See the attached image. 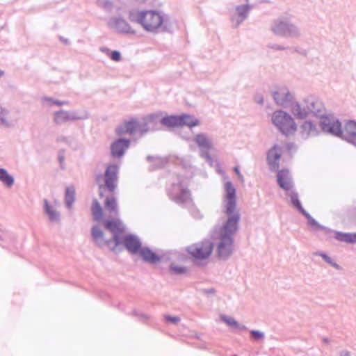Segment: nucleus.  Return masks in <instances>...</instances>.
Returning <instances> with one entry per match:
<instances>
[{
	"instance_id": "7ed1b4c3",
	"label": "nucleus",
	"mask_w": 356,
	"mask_h": 356,
	"mask_svg": "<svg viewBox=\"0 0 356 356\" xmlns=\"http://www.w3.org/2000/svg\"><path fill=\"white\" fill-rule=\"evenodd\" d=\"M272 121L274 125L285 135L292 134L296 131V124L293 119L286 112L282 111L274 112Z\"/></svg>"
},
{
	"instance_id": "1a4fd4ad",
	"label": "nucleus",
	"mask_w": 356,
	"mask_h": 356,
	"mask_svg": "<svg viewBox=\"0 0 356 356\" xmlns=\"http://www.w3.org/2000/svg\"><path fill=\"white\" fill-rule=\"evenodd\" d=\"M282 150L281 148L277 146H273L268 152L267 159L270 168L273 170H275L279 168V161L281 158Z\"/></svg>"
},
{
	"instance_id": "cd10ccee",
	"label": "nucleus",
	"mask_w": 356,
	"mask_h": 356,
	"mask_svg": "<svg viewBox=\"0 0 356 356\" xmlns=\"http://www.w3.org/2000/svg\"><path fill=\"white\" fill-rule=\"evenodd\" d=\"M222 319L225 322L227 323V324L234 328H238L239 325L238 323L232 317H227L224 316L222 317Z\"/></svg>"
},
{
	"instance_id": "f704fd0d",
	"label": "nucleus",
	"mask_w": 356,
	"mask_h": 356,
	"mask_svg": "<svg viewBox=\"0 0 356 356\" xmlns=\"http://www.w3.org/2000/svg\"><path fill=\"white\" fill-rule=\"evenodd\" d=\"M321 255L327 263L332 264L333 266H334L336 268H338V265L336 264L335 263H333L329 257H327V255H325L324 254H321Z\"/></svg>"
},
{
	"instance_id": "4c0bfd02",
	"label": "nucleus",
	"mask_w": 356,
	"mask_h": 356,
	"mask_svg": "<svg viewBox=\"0 0 356 356\" xmlns=\"http://www.w3.org/2000/svg\"><path fill=\"white\" fill-rule=\"evenodd\" d=\"M3 74V72L1 70H0V76H1Z\"/></svg>"
},
{
	"instance_id": "9b49d317",
	"label": "nucleus",
	"mask_w": 356,
	"mask_h": 356,
	"mask_svg": "<svg viewBox=\"0 0 356 356\" xmlns=\"http://www.w3.org/2000/svg\"><path fill=\"white\" fill-rule=\"evenodd\" d=\"M112 27L117 31L124 33H134L135 29L122 19H115L111 22Z\"/></svg>"
},
{
	"instance_id": "dca6fc26",
	"label": "nucleus",
	"mask_w": 356,
	"mask_h": 356,
	"mask_svg": "<svg viewBox=\"0 0 356 356\" xmlns=\"http://www.w3.org/2000/svg\"><path fill=\"white\" fill-rule=\"evenodd\" d=\"M183 118L180 116L172 115L163 118L161 120L162 124L168 127H181V120Z\"/></svg>"
},
{
	"instance_id": "6e6552de",
	"label": "nucleus",
	"mask_w": 356,
	"mask_h": 356,
	"mask_svg": "<svg viewBox=\"0 0 356 356\" xmlns=\"http://www.w3.org/2000/svg\"><path fill=\"white\" fill-rule=\"evenodd\" d=\"M104 226L113 233V241H115V249L120 243V235L124 232V228L118 220H107L104 222Z\"/></svg>"
},
{
	"instance_id": "20e7f679",
	"label": "nucleus",
	"mask_w": 356,
	"mask_h": 356,
	"mask_svg": "<svg viewBox=\"0 0 356 356\" xmlns=\"http://www.w3.org/2000/svg\"><path fill=\"white\" fill-rule=\"evenodd\" d=\"M213 248L212 242L205 240L190 245L188 251L197 259H205L211 254Z\"/></svg>"
},
{
	"instance_id": "2eb2a0df",
	"label": "nucleus",
	"mask_w": 356,
	"mask_h": 356,
	"mask_svg": "<svg viewBox=\"0 0 356 356\" xmlns=\"http://www.w3.org/2000/svg\"><path fill=\"white\" fill-rule=\"evenodd\" d=\"M123 242L126 248L131 253H136L140 250V243L139 241L132 236H124Z\"/></svg>"
},
{
	"instance_id": "a211bd4d",
	"label": "nucleus",
	"mask_w": 356,
	"mask_h": 356,
	"mask_svg": "<svg viewBox=\"0 0 356 356\" xmlns=\"http://www.w3.org/2000/svg\"><path fill=\"white\" fill-rule=\"evenodd\" d=\"M92 236L95 241L99 245L109 243V241L105 238L104 233L97 227H93L92 229Z\"/></svg>"
},
{
	"instance_id": "393cba45",
	"label": "nucleus",
	"mask_w": 356,
	"mask_h": 356,
	"mask_svg": "<svg viewBox=\"0 0 356 356\" xmlns=\"http://www.w3.org/2000/svg\"><path fill=\"white\" fill-rule=\"evenodd\" d=\"M68 120H70V116L65 111H59L55 113L54 121L57 124H60Z\"/></svg>"
},
{
	"instance_id": "aec40b11",
	"label": "nucleus",
	"mask_w": 356,
	"mask_h": 356,
	"mask_svg": "<svg viewBox=\"0 0 356 356\" xmlns=\"http://www.w3.org/2000/svg\"><path fill=\"white\" fill-rule=\"evenodd\" d=\"M0 181L8 187L14 183L13 177L3 168H0Z\"/></svg>"
},
{
	"instance_id": "c9c22d12",
	"label": "nucleus",
	"mask_w": 356,
	"mask_h": 356,
	"mask_svg": "<svg viewBox=\"0 0 356 356\" xmlns=\"http://www.w3.org/2000/svg\"><path fill=\"white\" fill-rule=\"evenodd\" d=\"M234 172H236V174L237 175L238 177L243 181V176L241 174L240 171H239V169H238V166H236L234 168Z\"/></svg>"
},
{
	"instance_id": "c85d7f7f",
	"label": "nucleus",
	"mask_w": 356,
	"mask_h": 356,
	"mask_svg": "<svg viewBox=\"0 0 356 356\" xmlns=\"http://www.w3.org/2000/svg\"><path fill=\"white\" fill-rule=\"evenodd\" d=\"M108 56L113 61L118 62L121 60V54L118 51H111Z\"/></svg>"
},
{
	"instance_id": "ddd939ff",
	"label": "nucleus",
	"mask_w": 356,
	"mask_h": 356,
	"mask_svg": "<svg viewBox=\"0 0 356 356\" xmlns=\"http://www.w3.org/2000/svg\"><path fill=\"white\" fill-rule=\"evenodd\" d=\"M277 181L280 186L285 191H289L292 188L289 172L286 170H282L278 172Z\"/></svg>"
},
{
	"instance_id": "f257e3e1",
	"label": "nucleus",
	"mask_w": 356,
	"mask_h": 356,
	"mask_svg": "<svg viewBox=\"0 0 356 356\" xmlns=\"http://www.w3.org/2000/svg\"><path fill=\"white\" fill-rule=\"evenodd\" d=\"M223 212L226 220L216 230V255L220 259L228 258L234 252V236L238 229L240 213L236 204V189L230 181L225 184Z\"/></svg>"
},
{
	"instance_id": "4be33fe9",
	"label": "nucleus",
	"mask_w": 356,
	"mask_h": 356,
	"mask_svg": "<svg viewBox=\"0 0 356 356\" xmlns=\"http://www.w3.org/2000/svg\"><path fill=\"white\" fill-rule=\"evenodd\" d=\"M92 214L95 220H98L102 218L103 211L102 209L97 202V200H95L92 203V209H91Z\"/></svg>"
},
{
	"instance_id": "bb28decb",
	"label": "nucleus",
	"mask_w": 356,
	"mask_h": 356,
	"mask_svg": "<svg viewBox=\"0 0 356 356\" xmlns=\"http://www.w3.org/2000/svg\"><path fill=\"white\" fill-rule=\"evenodd\" d=\"M339 238L341 241L349 242V243H356V234H341L339 236Z\"/></svg>"
},
{
	"instance_id": "7c9ffc66",
	"label": "nucleus",
	"mask_w": 356,
	"mask_h": 356,
	"mask_svg": "<svg viewBox=\"0 0 356 356\" xmlns=\"http://www.w3.org/2000/svg\"><path fill=\"white\" fill-rule=\"evenodd\" d=\"M164 318L167 322L173 324H177L180 321V318L178 316H171L169 315H165Z\"/></svg>"
},
{
	"instance_id": "f03ea898",
	"label": "nucleus",
	"mask_w": 356,
	"mask_h": 356,
	"mask_svg": "<svg viewBox=\"0 0 356 356\" xmlns=\"http://www.w3.org/2000/svg\"><path fill=\"white\" fill-rule=\"evenodd\" d=\"M131 22L140 24L144 29L149 32H155L161 27L163 17L155 10H134L129 13Z\"/></svg>"
},
{
	"instance_id": "39448f33",
	"label": "nucleus",
	"mask_w": 356,
	"mask_h": 356,
	"mask_svg": "<svg viewBox=\"0 0 356 356\" xmlns=\"http://www.w3.org/2000/svg\"><path fill=\"white\" fill-rule=\"evenodd\" d=\"M307 108H305L304 105L296 104L291 108V112L298 118L305 119L307 117L309 113H318L321 111V105L318 102L314 101H308Z\"/></svg>"
},
{
	"instance_id": "412c9836",
	"label": "nucleus",
	"mask_w": 356,
	"mask_h": 356,
	"mask_svg": "<svg viewBox=\"0 0 356 356\" xmlns=\"http://www.w3.org/2000/svg\"><path fill=\"white\" fill-rule=\"evenodd\" d=\"M181 118H183V120L181 122V126L186 125L191 128L197 126L200 124L197 119H195L189 115L184 114L181 115Z\"/></svg>"
},
{
	"instance_id": "72a5a7b5",
	"label": "nucleus",
	"mask_w": 356,
	"mask_h": 356,
	"mask_svg": "<svg viewBox=\"0 0 356 356\" xmlns=\"http://www.w3.org/2000/svg\"><path fill=\"white\" fill-rule=\"evenodd\" d=\"M291 200L294 207H296L298 209H300L301 205H300V203L299 200H298V197L296 194L291 195Z\"/></svg>"
},
{
	"instance_id": "2f4dec72",
	"label": "nucleus",
	"mask_w": 356,
	"mask_h": 356,
	"mask_svg": "<svg viewBox=\"0 0 356 356\" xmlns=\"http://www.w3.org/2000/svg\"><path fill=\"white\" fill-rule=\"evenodd\" d=\"M250 334L252 335V337L255 340H259L263 338L264 334L257 331V330H252L250 332Z\"/></svg>"
},
{
	"instance_id": "b1692460",
	"label": "nucleus",
	"mask_w": 356,
	"mask_h": 356,
	"mask_svg": "<svg viewBox=\"0 0 356 356\" xmlns=\"http://www.w3.org/2000/svg\"><path fill=\"white\" fill-rule=\"evenodd\" d=\"M75 190L73 186L67 187L65 193V202L67 207H70L74 200Z\"/></svg>"
},
{
	"instance_id": "5701e85b",
	"label": "nucleus",
	"mask_w": 356,
	"mask_h": 356,
	"mask_svg": "<svg viewBox=\"0 0 356 356\" xmlns=\"http://www.w3.org/2000/svg\"><path fill=\"white\" fill-rule=\"evenodd\" d=\"M346 134L351 138H356V122L350 121L345 126Z\"/></svg>"
},
{
	"instance_id": "6ab92c4d",
	"label": "nucleus",
	"mask_w": 356,
	"mask_h": 356,
	"mask_svg": "<svg viewBox=\"0 0 356 356\" xmlns=\"http://www.w3.org/2000/svg\"><path fill=\"white\" fill-rule=\"evenodd\" d=\"M195 140L201 148L209 149L211 147V143L210 140L204 134H197Z\"/></svg>"
},
{
	"instance_id": "f3484780",
	"label": "nucleus",
	"mask_w": 356,
	"mask_h": 356,
	"mask_svg": "<svg viewBox=\"0 0 356 356\" xmlns=\"http://www.w3.org/2000/svg\"><path fill=\"white\" fill-rule=\"evenodd\" d=\"M140 254L142 258L147 262H150L152 264L157 263L159 261L160 258L158 255H156L154 252L151 251L148 248H143L140 250Z\"/></svg>"
},
{
	"instance_id": "4468645a",
	"label": "nucleus",
	"mask_w": 356,
	"mask_h": 356,
	"mask_svg": "<svg viewBox=\"0 0 356 356\" xmlns=\"http://www.w3.org/2000/svg\"><path fill=\"white\" fill-rule=\"evenodd\" d=\"M138 127L137 121L134 119H131L125 121L120 125L116 130L117 134L119 135L124 134H133Z\"/></svg>"
},
{
	"instance_id": "0eeeda50",
	"label": "nucleus",
	"mask_w": 356,
	"mask_h": 356,
	"mask_svg": "<svg viewBox=\"0 0 356 356\" xmlns=\"http://www.w3.org/2000/svg\"><path fill=\"white\" fill-rule=\"evenodd\" d=\"M118 166L117 165H108L104 173L105 186L110 191H113L117 186V174Z\"/></svg>"
},
{
	"instance_id": "9d476101",
	"label": "nucleus",
	"mask_w": 356,
	"mask_h": 356,
	"mask_svg": "<svg viewBox=\"0 0 356 356\" xmlns=\"http://www.w3.org/2000/svg\"><path fill=\"white\" fill-rule=\"evenodd\" d=\"M129 145V141L124 139H118L111 146V154L114 157H121Z\"/></svg>"
},
{
	"instance_id": "e433bc0d",
	"label": "nucleus",
	"mask_w": 356,
	"mask_h": 356,
	"mask_svg": "<svg viewBox=\"0 0 356 356\" xmlns=\"http://www.w3.org/2000/svg\"><path fill=\"white\" fill-rule=\"evenodd\" d=\"M102 176H99L97 177V181L100 184L101 183V181H102ZM99 187L100 188L102 187V184H99Z\"/></svg>"
},
{
	"instance_id": "423d86ee",
	"label": "nucleus",
	"mask_w": 356,
	"mask_h": 356,
	"mask_svg": "<svg viewBox=\"0 0 356 356\" xmlns=\"http://www.w3.org/2000/svg\"><path fill=\"white\" fill-rule=\"evenodd\" d=\"M320 125L321 129L325 132L331 133L334 135L341 134V123L333 117H322L320 120Z\"/></svg>"
},
{
	"instance_id": "c756f323",
	"label": "nucleus",
	"mask_w": 356,
	"mask_h": 356,
	"mask_svg": "<svg viewBox=\"0 0 356 356\" xmlns=\"http://www.w3.org/2000/svg\"><path fill=\"white\" fill-rule=\"evenodd\" d=\"M46 211L48 213V215L49 216L51 219L54 220L57 218L56 213L47 203H46Z\"/></svg>"
},
{
	"instance_id": "473e14b6",
	"label": "nucleus",
	"mask_w": 356,
	"mask_h": 356,
	"mask_svg": "<svg viewBox=\"0 0 356 356\" xmlns=\"http://www.w3.org/2000/svg\"><path fill=\"white\" fill-rule=\"evenodd\" d=\"M171 270L174 273H178V274L184 273L186 272V268H185L184 267H179V266H171Z\"/></svg>"
},
{
	"instance_id": "58836bf2",
	"label": "nucleus",
	"mask_w": 356,
	"mask_h": 356,
	"mask_svg": "<svg viewBox=\"0 0 356 356\" xmlns=\"http://www.w3.org/2000/svg\"><path fill=\"white\" fill-rule=\"evenodd\" d=\"M343 356H350V355H349V353H344V355H343Z\"/></svg>"
},
{
	"instance_id": "a878e982",
	"label": "nucleus",
	"mask_w": 356,
	"mask_h": 356,
	"mask_svg": "<svg viewBox=\"0 0 356 356\" xmlns=\"http://www.w3.org/2000/svg\"><path fill=\"white\" fill-rule=\"evenodd\" d=\"M105 207L111 211H117V204L115 198H106L105 201Z\"/></svg>"
},
{
	"instance_id": "f8f14e48",
	"label": "nucleus",
	"mask_w": 356,
	"mask_h": 356,
	"mask_svg": "<svg viewBox=\"0 0 356 356\" xmlns=\"http://www.w3.org/2000/svg\"><path fill=\"white\" fill-rule=\"evenodd\" d=\"M273 97L277 104L284 106L291 99L292 96L286 88H281L273 93Z\"/></svg>"
}]
</instances>
